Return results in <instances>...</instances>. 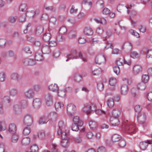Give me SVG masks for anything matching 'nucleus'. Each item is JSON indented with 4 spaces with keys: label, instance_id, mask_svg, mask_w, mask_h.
<instances>
[{
    "label": "nucleus",
    "instance_id": "obj_1",
    "mask_svg": "<svg viewBox=\"0 0 152 152\" xmlns=\"http://www.w3.org/2000/svg\"><path fill=\"white\" fill-rule=\"evenodd\" d=\"M58 128L57 131V134L59 137L61 138H65L67 137V133L68 131L66 129V125L63 121H61L58 123Z\"/></svg>",
    "mask_w": 152,
    "mask_h": 152
},
{
    "label": "nucleus",
    "instance_id": "obj_2",
    "mask_svg": "<svg viewBox=\"0 0 152 152\" xmlns=\"http://www.w3.org/2000/svg\"><path fill=\"white\" fill-rule=\"evenodd\" d=\"M122 127L124 128L126 132L130 135L135 133L137 129L135 125L132 123H123Z\"/></svg>",
    "mask_w": 152,
    "mask_h": 152
},
{
    "label": "nucleus",
    "instance_id": "obj_3",
    "mask_svg": "<svg viewBox=\"0 0 152 152\" xmlns=\"http://www.w3.org/2000/svg\"><path fill=\"white\" fill-rule=\"evenodd\" d=\"M96 109L95 104L90 102L84 104L82 110L86 114H88L90 113L91 111H94Z\"/></svg>",
    "mask_w": 152,
    "mask_h": 152
},
{
    "label": "nucleus",
    "instance_id": "obj_4",
    "mask_svg": "<svg viewBox=\"0 0 152 152\" xmlns=\"http://www.w3.org/2000/svg\"><path fill=\"white\" fill-rule=\"evenodd\" d=\"M33 117L32 115L27 114L23 117V123L28 126H30L32 124Z\"/></svg>",
    "mask_w": 152,
    "mask_h": 152
},
{
    "label": "nucleus",
    "instance_id": "obj_5",
    "mask_svg": "<svg viewBox=\"0 0 152 152\" xmlns=\"http://www.w3.org/2000/svg\"><path fill=\"white\" fill-rule=\"evenodd\" d=\"M146 118V114L144 113L139 114L137 116V120L138 122L140 124H142L143 126H145L146 125L145 122Z\"/></svg>",
    "mask_w": 152,
    "mask_h": 152
},
{
    "label": "nucleus",
    "instance_id": "obj_6",
    "mask_svg": "<svg viewBox=\"0 0 152 152\" xmlns=\"http://www.w3.org/2000/svg\"><path fill=\"white\" fill-rule=\"evenodd\" d=\"M45 99L47 105L50 106L53 104V96L50 93H47L45 95Z\"/></svg>",
    "mask_w": 152,
    "mask_h": 152
},
{
    "label": "nucleus",
    "instance_id": "obj_7",
    "mask_svg": "<svg viewBox=\"0 0 152 152\" xmlns=\"http://www.w3.org/2000/svg\"><path fill=\"white\" fill-rule=\"evenodd\" d=\"M34 92L33 89L30 88L25 91L24 93V96L26 99H31L34 96Z\"/></svg>",
    "mask_w": 152,
    "mask_h": 152
},
{
    "label": "nucleus",
    "instance_id": "obj_8",
    "mask_svg": "<svg viewBox=\"0 0 152 152\" xmlns=\"http://www.w3.org/2000/svg\"><path fill=\"white\" fill-rule=\"evenodd\" d=\"M106 61V58L103 55H99L96 58L95 62L98 64H104Z\"/></svg>",
    "mask_w": 152,
    "mask_h": 152
},
{
    "label": "nucleus",
    "instance_id": "obj_9",
    "mask_svg": "<svg viewBox=\"0 0 152 152\" xmlns=\"http://www.w3.org/2000/svg\"><path fill=\"white\" fill-rule=\"evenodd\" d=\"M42 100L39 98H36L34 99L33 102V106L35 109L40 108L42 105Z\"/></svg>",
    "mask_w": 152,
    "mask_h": 152
},
{
    "label": "nucleus",
    "instance_id": "obj_10",
    "mask_svg": "<svg viewBox=\"0 0 152 152\" xmlns=\"http://www.w3.org/2000/svg\"><path fill=\"white\" fill-rule=\"evenodd\" d=\"M41 51L44 54H49L51 52L50 47L48 45H43L41 48Z\"/></svg>",
    "mask_w": 152,
    "mask_h": 152
},
{
    "label": "nucleus",
    "instance_id": "obj_11",
    "mask_svg": "<svg viewBox=\"0 0 152 152\" xmlns=\"http://www.w3.org/2000/svg\"><path fill=\"white\" fill-rule=\"evenodd\" d=\"M76 109V107L72 104H68L67 107V110L68 113L70 115H72Z\"/></svg>",
    "mask_w": 152,
    "mask_h": 152
},
{
    "label": "nucleus",
    "instance_id": "obj_12",
    "mask_svg": "<svg viewBox=\"0 0 152 152\" xmlns=\"http://www.w3.org/2000/svg\"><path fill=\"white\" fill-rule=\"evenodd\" d=\"M121 58H118L116 61V64L117 65H123L124 64H127L128 65H130L131 64V62L130 60L126 61L124 58L123 60V61H121Z\"/></svg>",
    "mask_w": 152,
    "mask_h": 152
},
{
    "label": "nucleus",
    "instance_id": "obj_13",
    "mask_svg": "<svg viewBox=\"0 0 152 152\" xmlns=\"http://www.w3.org/2000/svg\"><path fill=\"white\" fill-rule=\"evenodd\" d=\"M83 32L87 36H91L93 34V31L90 27H86L84 29Z\"/></svg>",
    "mask_w": 152,
    "mask_h": 152
},
{
    "label": "nucleus",
    "instance_id": "obj_14",
    "mask_svg": "<svg viewBox=\"0 0 152 152\" xmlns=\"http://www.w3.org/2000/svg\"><path fill=\"white\" fill-rule=\"evenodd\" d=\"M110 121L112 125L114 126H116L119 125L120 124L118 118L111 117L110 118Z\"/></svg>",
    "mask_w": 152,
    "mask_h": 152
},
{
    "label": "nucleus",
    "instance_id": "obj_15",
    "mask_svg": "<svg viewBox=\"0 0 152 152\" xmlns=\"http://www.w3.org/2000/svg\"><path fill=\"white\" fill-rule=\"evenodd\" d=\"M21 78V76L17 73H13L11 75V79L13 80L19 81Z\"/></svg>",
    "mask_w": 152,
    "mask_h": 152
},
{
    "label": "nucleus",
    "instance_id": "obj_16",
    "mask_svg": "<svg viewBox=\"0 0 152 152\" xmlns=\"http://www.w3.org/2000/svg\"><path fill=\"white\" fill-rule=\"evenodd\" d=\"M121 114V111L119 108H115L112 111V117L118 118Z\"/></svg>",
    "mask_w": 152,
    "mask_h": 152
},
{
    "label": "nucleus",
    "instance_id": "obj_17",
    "mask_svg": "<svg viewBox=\"0 0 152 152\" xmlns=\"http://www.w3.org/2000/svg\"><path fill=\"white\" fill-rule=\"evenodd\" d=\"M48 88L49 90L56 92L58 91L59 89L58 85L55 83L50 84Z\"/></svg>",
    "mask_w": 152,
    "mask_h": 152
},
{
    "label": "nucleus",
    "instance_id": "obj_18",
    "mask_svg": "<svg viewBox=\"0 0 152 152\" xmlns=\"http://www.w3.org/2000/svg\"><path fill=\"white\" fill-rule=\"evenodd\" d=\"M141 66L139 65H136L133 68V73L135 75H137L141 71Z\"/></svg>",
    "mask_w": 152,
    "mask_h": 152
},
{
    "label": "nucleus",
    "instance_id": "obj_19",
    "mask_svg": "<svg viewBox=\"0 0 152 152\" xmlns=\"http://www.w3.org/2000/svg\"><path fill=\"white\" fill-rule=\"evenodd\" d=\"M16 130V126L15 124H11L9 125L8 131L10 133L13 134L15 132Z\"/></svg>",
    "mask_w": 152,
    "mask_h": 152
},
{
    "label": "nucleus",
    "instance_id": "obj_20",
    "mask_svg": "<svg viewBox=\"0 0 152 152\" xmlns=\"http://www.w3.org/2000/svg\"><path fill=\"white\" fill-rule=\"evenodd\" d=\"M128 88L126 85H123L121 88V92L123 95H126L128 93Z\"/></svg>",
    "mask_w": 152,
    "mask_h": 152
},
{
    "label": "nucleus",
    "instance_id": "obj_21",
    "mask_svg": "<svg viewBox=\"0 0 152 152\" xmlns=\"http://www.w3.org/2000/svg\"><path fill=\"white\" fill-rule=\"evenodd\" d=\"M62 138L63 140L61 141V146L64 148H66L68 147L69 145V141L67 139H66V138Z\"/></svg>",
    "mask_w": 152,
    "mask_h": 152
},
{
    "label": "nucleus",
    "instance_id": "obj_22",
    "mask_svg": "<svg viewBox=\"0 0 152 152\" xmlns=\"http://www.w3.org/2000/svg\"><path fill=\"white\" fill-rule=\"evenodd\" d=\"M55 107L57 111L63 110L64 107L63 104L61 102L56 103L55 104Z\"/></svg>",
    "mask_w": 152,
    "mask_h": 152
},
{
    "label": "nucleus",
    "instance_id": "obj_23",
    "mask_svg": "<svg viewBox=\"0 0 152 152\" xmlns=\"http://www.w3.org/2000/svg\"><path fill=\"white\" fill-rule=\"evenodd\" d=\"M74 124H78L79 126H82L83 125L82 121L80 119L78 116H75L73 119Z\"/></svg>",
    "mask_w": 152,
    "mask_h": 152
},
{
    "label": "nucleus",
    "instance_id": "obj_24",
    "mask_svg": "<svg viewBox=\"0 0 152 152\" xmlns=\"http://www.w3.org/2000/svg\"><path fill=\"white\" fill-rule=\"evenodd\" d=\"M148 143L145 142H140V146L141 149L142 150H144L146 149L148 146V143L150 144L151 143L150 141H148Z\"/></svg>",
    "mask_w": 152,
    "mask_h": 152
},
{
    "label": "nucleus",
    "instance_id": "obj_25",
    "mask_svg": "<svg viewBox=\"0 0 152 152\" xmlns=\"http://www.w3.org/2000/svg\"><path fill=\"white\" fill-rule=\"evenodd\" d=\"M45 9L47 11H51L53 12H55L56 10V8L52 6H48L47 3H45L44 6Z\"/></svg>",
    "mask_w": 152,
    "mask_h": 152
},
{
    "label": "nucleus",
    "instance_id": "obj_26",
    "mask_svg": "<svg viewBox=\"0 0 152 152\" xmlns=\"http://www.w3.org/2000/svg\"><path fill=\"white\" fill-rule=\"evenodd\" d=\"M19 138V135L16 133L13 134L11 137V142L13 143H17Z\"/></svg>",
    "mask_w": 152,
    "mask_h": 152
},
{
    "label": "nucleus",
    "instance_id": "obj_27",
    "mask_svg": "<svg viewBox=\"0 0 152 152\" xmlns=\"http://www.w3.org/2000/svg\"><path fill=\"white\" fill-rule=\"evenodd\" d=\"M51 37V35L50 33H45L43 35V40L44 41L48 42L49 41Z\"/></svg>",
    "mask_w": 152,
    "mask_h": 152
},
{
    "label": "nucleus",
    "instance_id": "obj_28",
    "mask_svg": "<svg viewBox=\"0 0 152 152\" xmlns=\"http://www.w3.org/2000/svg\"><path fill=\"white\" fill-rule=\"evenodd\" d=\"M89 125L90 129L92 130L95 129L97 127V124L96 123L92 120L89 121Z\"/></svg>",
    "mask_w": 152,
    "mask_h": 152
},
{
    "label": "nucleus",
    "instance_id": "obj_29",
    "mask_svg": "<svg viewBox=\"0 0 152 152\" xmlns=\"http://www.w3.org/2000/svg\"><path fill=\"white\" fill-rule=\"evenodd\" d=\"M121 137L119 135L115 134L113 135L112 137V140L113 142H115L121 140Z\"/></svg>",
    "mask_w": 152,
    "mask_h": 152
},
{
    "label": "nucleus",
    "instance_id": "obj_30",
    "mask_svg": "<svg viewBox=\"0 0 152 152\" xmlns=\"http://www.w3.org/2000/svg\"><path fill=\"white\" fill-rule=\"evenodd\" d=\"M30 142V139L28 137L24 138H23L22 140V143L23 145H28L29 144Z\"/></svg>",
    "mask_w": 152,
    "mask_h": 152
},
{
    "label": "nucleus",
    "instance_id": "obj_31",
    "mask_svg": "<svg viewBox=\"0 0 152 152\" xmlns=\"http://www.w3.org/2000/svg\"><path fill=\"white\" fill-rule=\"evenodd\" d=\"M20 104L21 108H26L28 107V102L26 100H22L20 102Z\"/></svg>",
    "mask_w": 152,
    "mask_h": 152
},
{
    "label": "nucleus",
    "instance_id": "obj_32",
    "mask_svg": "<svg viewBox=\"0 0 152 152\" xmlns=\"http://www.w3.org/2000/svg\"><path fill=\"white\" fill-rule=\"evenodd\" d=\"M149 77L148 75H143L142 76V82L144 83H147L148 81Z\"/></svg>",
    "mask_w": 152,
    "mask_h": 152
},
{
    "label": "nucleus",
    "instance_id": "obj_33",
    "mask_svg": "<svg viewBox=\"0 0 152 152\" xmlns=\"http://www.w3.org/2000/svg\"><path fill=\"white\" fill-rule=\"evenodd\" d=\"M107 103L108 106L110 108L113 107L114 105V100L113 98H109L107 100Z\"/></svg>",
    "mask_w": 152,
    "mask_h": 152
},
{
    "label": "nucleus",
    "instance_id": "obj_34",
    "mask_svg": "<svg viewBox=\"0 0 152 152\" xmlns=\"http://www.w3.org/2000/svg\"><path fill=\"white\" fill-rule=\"evenodd\" d=\"M35 60L37 61H41L43 59V57L41 53L37 52L35 55Z\"/></svg>",
    "mask_w": 152,
    "mask_h": 152
},
{
    "label": "nucleus",
    "instance_id": "obj_35",
    "mask_svg": "<svg viewBox=\"0 0 152 152\" xmlns=\"http://www.w3.org/2000/svg\"><path fill=\"white\" fill-rule=\"evenodd\" d=\"M38 137L41 140L44 139L45 136V133L44 130H41L39 131L38 134Z\"/></svg>",
    "mask_w": 152,
    "mask_h": 152
},
{
    "label": "nucleus",
    "instance_id": "obj_36",
    "mask_svg": "<svg viewBox=\"0 0 152 152\" xmlns=\"http://www.w3.org/2000/svg\"><path fill=\"white\" fill-rule=\"evenodd\" d=\"M17 19V17L14 16H10L8 18V22L11 24L15 23Z\"/></svg>",
    "mask_w": 152,
    "mask_h": 152
},
{
    "label": "nucleus",
    "instance_id": "obj_37",
    "mask_svg": "<svg viewBox=\"0 0 152 152\" xmlns=\"http://www.w3.org/2000/svg\"><path fill=\"white\" fill-rule=\"evenodd\" d=\"M145 84L142 82L139 83L137 85L138 89L142 91L145 90L146 88Z\"/></svg>",
    "mask_w": 152,
    "mask_h": 152
},
{
    "label": "nucleus",
    "instance_id": "obj_38",
    "mask_svg": "<svg viewBox=\"0 0 152 152\" xmlns=\"http://www.w3.org/2000/svg\"><path fill=\"white\" fill-rule=\"evenodd\" d=\"M109 83L110 85L114 86L117 83L116 79L114 77L110 78L109 80Z\"/></svg>",
    "mask_w": 152,
    "mask_h": 152
},
{
    "label": "nucleus",
    "instance_id": "obj_39",
    "mask_svg": "<svg viewBox=\"0 0 152 152\" xmlns=\"http://www.w3.org/2000/svg\"><path fill=\"white\" fill-rule=\"evenodd\" d=\"M18 93L17 90L15 89H11L9 92L10 96L14 97L17 95Z\"/></svg>",
    "mask_w": 152,
    "mask_h": 152
},
{
    "label": "nucleus",
    "instance_id": "obj_40",
    "mask_svg": "<svg viewBox=\"0 0 152 152\" xmlns=\"http://www.w3.org/2000/svg\"><path fill=\"white\" fill-rule=\"evenodd\" d=\"M130 56L133 58H137L139 57V53L136 51H132L130 53Z\"/></svg>",
    "mask_w": 152,
    "mask_h": 152
},
{
    "label": "nucleus",
    "instance_id": "obj_41",
    "mask_svg": "<svg viewBox=\"0 0 152 152\" xmlns=\"http://www.w3.org/2000/svg\"><path fill=\"white\" fill-rule=\"evenodd\" d=\"M58 114L54 112L50 113L49 115V117L52 120L55 121L58 117Z\"/></svg>",
    "mask_w": 152,
    "mask_h": 152
},
{
    "label": "nucleus",
    "instance_id": "obj_42",
    "mask_svg": "<svg viewBox=\"0 0 152 152\" xmlns=\"http://www.w3.org/2000/svg\"><path fill=\"white\" fill-rule=\"evenodd\" d=\"M48 120L45 117H43L41 118L40 119L39 122L40 124H46Z\"/></svg>",
    "mask_w": 152,
    "mask_h": 152
},
{
    "label": "nucleus",
    "instance_id": "obj_43",
    "mask_svg": "<svg viewBox=\"0 0 152 152\" xmlns=\"http://www.w3.org/2000/svg\"><path fill=\"white\" fill-rule=\"evenodd\" d=\"M26 15L29 18H33L35 16L34 11L31 10L28 11L26 13Z\"/></svg>",
    "mask_w": 152,
    "mask_h": 152
},
{
    "label": "nucleus",
    "instance_id": "obj_44",
    "mask_svg": "<svg viewBox=\"0 0 152 152\" xmlns=\"http://www.w3.org/2000/svg\"><path fill=\"white\" fill-rule=\"evenodd\" d=\"M82 77L81 76L78 75H76L74 77V81L77 83H79L81 81Z\"/></svg>",
    "mask_w": 152,
    "mask_h": 152
},
{
    "label": "nucleus",
    "instance_id": "obj_45",
    "mask_svg": "<svg viewBox=\"0 0 152 152\" xmlns=\"http://www.w3.org/2000/svg\"><path fill=\"white\" fill-rule=\"evenodd\" d=\"M31 132V129L30 127H26L23 130V134L25 135L29 134Z\"/></svg>",
    "mask_w": 152,
    "mask_h": 152
},
{
    "label": "nucleus",
    "instance_id": "obj_46",
    "mask_svg": "<svg viewBox=\"0 0 152 152\" xmlns=\"http://www.w3.org/2000/svg\"><path fill=\"white\" fill-rule=\"evenodd\" d=\"M6 129V125L4 122H0V132L5 130Z\"/></svg>",
    "mask_w": 152,
    "mask_h": 152
},
{
    "label": "nucleus",
    "instance_id": "obj_47",
    "mask_svg": "<svg viewBox=\"0 0 152 152\" xmlns=\"http://www.w3.org/2000/svg\"><path fill=\"white\" fill-rule=\"evenodd\" d=\"M43 29L42 26H39L37 28L36 34L38 35H39L43 32Z\"/></svg>",
    "mask_w": 152,
    "mask_h": 152
},
{
    "label": "nucleus",
    "instance_id": "obj_48",
    "mask_svg": "<svg viewBox=\"0 0 152 152\" xmlns=\"http://www.w3.org/2000/svg\"><path fill=\"white\" fill-rule=\"evenodd\" d=\"M129 32L131 34L137 38H139L140 37V34L134 30L131 29L129 31Z\"/></svg>",
    "mask_w": 152,
    "mask_h": 152
},
{
    "label": "nucleus",
    "instance_id": "obj_49",
    "mask_svg": "<svg viewBox=\"0 0 152 152\" xmlns=\"http://www.w3.org/2000/svg\"><path fill=\"white\" fill-rule=\"evenodd\" d=\"M38 150V147L35 144L32 145L31 147V150L32 152H37Z\"/></svg>",
    "mask_w": 152,
    "mask_h": 152
},
{
    "label": "nucleus",
    "instance_id": "obj_50",
    "mask_svg": "<svg viewBox=\"0 0 152 152\" xmlns=\"http://www.w3.org/2000/svg\"><path fill=\"white\" fill-rule=\"evenodd\" d=\"M79 125L77 124H73L72 126V130L74 131H77L79 130Z\"/></svg>",
    "mask_w": 152,
    "mask_h": 152
},
{
    "label": "nucleus",
    "instance_id": "obj_51",
    "mask_svg": "<svg viewBox=\"0 0 152 152\" xmlns=\"http://www.w3.org/2000/svg\"><path fill=\"white\" fill-rule=\"evenodd\" d=\"M102 73V70L100 69H97L94 70L92 73L94 75H98Z\"/></svg>",
    "mask_w": 152,
    "mask_h": 152
},
{
    "label": "nucleus",
    "instance_id": "obj_52",
    "mask_svg": "<svg viewBox=\"0 0 152 152\" xmlns=\"http://www.w3.org/2000/svg\"><path fill=\"white\" fill-rule=\"evenodd\" d=\"M57 92L58 96L62 98L65 97V93L64 91L62 90H58Z\"/></svg>",
    "mask_w": 152,
    "mask_h": 152
},
{
    "label": "nucleus",
    "instance_id": "obj_53",
    "mask_svg": "<svg viewBox=\"0 0 152 152\" xmlns=\"http://www.w3.org/2000/svg\"><path fill=\"white\" fill-rule=\"evenodd\" d=\"M78 11L77 8H75L74 5L72 6L71 8L70 11V12L71 14H74L77 13Z\"/></svg>",
    "mask_w": 152,
    "mask_h": 152
},
{
    "label": "nucleus",
    "instance_id": "obj_54",
    "mask_svg": "<svg viewBox=\"0 0 152 152\" xmlns=\"http://www.w3.org/2000/svg\"><path fill=\"white\" fill-rule=\"evenodd\" d=\"M6 75L4 72H0V82H3L5 81Z\"/></svg>",
    "mask_w": 152,
    "mask_h": 152
},
{
    "label": "nucleus",
    "instance_id": "obj_55",
    "mask_svg": "<svg viewBox=\"0 0 152 152\" xmlns=\"http://www.w3.org/2000/svg\"><path fill=\"white\" fill-rule=\"evenodd\" d=\"M142 108V107L141 105H137L135 106L134 110L136 112L139 113L141 111Z\"/></svg>",
    "mask_w": 152,
    "mask_h": 152
},
{
    "label": "nucleus",
    "instance_id": "obj_56",
    "mask_svg": "<svg viewBox=\"0 0 152 152\" xmlns=\"http://www.w3.org/2000/svg\"><path fill=\"white\" fill-rule=\"evenodd\" d=\"M67 30L66 28L64 26H62L60 28L59 32L60 34H64L66 33Z\"/></svg>",
    "mask_w": 152,
    "mask_h": 152
},
{
    "label": "nucleus",
    "instance_id": "obj_57",
    "mask_svg": "<svg viewBox=\"0 0 152 152\" xmlns=\"http://www.w3.org/2000/svg\"><path fill=\"white\" fill-rule=\"evenodd\" d=\"M147 57L148 58H152V50H149L145 52Z\"/></svg>",
    "mask_w": 152,
    "mask_h": 152
},
{
    "label": "nucleus",
    "instance_id": "obj_58",
    "mask_svg": "<svg viewBox=\"0 0 152 152\" xmlns=\"http://www.w3.org/2000/svg\"><path fill=\"white\" fill-rule=\"evenodd\" d=\"M113 71L117 75H119L120 73L119 67L117 66H115L113 67Z\"/></svg>",
    "mask_w": 152,
    "mask_h": 152
},
{
    "label": "nucleus",
    "instance_id": "obj_59",
    "mask_svg": "<svg viewBox=\"0 0 152 152\" xmlns=\"http://www.w3.org/2000/svg\"><path fill=\"white\" fill-rule=\"evenodd\" d=\"M126 143L125 140L123 139H121L120 140L119 145L121 147H124L126 145Z\"/></svg>",
    "mask_w": 152,
    "mask_h": 152
},
{
    "label": "nucleus",
    "instance_id": "obj_60",
    "mask_svg": "<svg viewBox=\"0 0 152 152\" xmlns=\"http://www.w3.org/2000/svg\"><path fill=\"white\" fill-rule=\"evenodd\" d=\"M6 55L8 57H12L14 56V52L12 50H10L7 53Z\"/></svg>",
    "mask_w": 152,
    "mask_h": 152
},
{
    "label": "nucleus",
    "instance_id": "obj_61",
    "mask_svg": "<svg viewBox=\"0 0 152 152\" xmlns=\"http://www.w3.org/2000/svg\"><path fill=\"white\" fill-rule=\"evenodd\" d=\"M26 5L25 4H21L19 7V10L20 11L24 12L26 10Z\"/></svg>",
    "mask_w": 152,
    "mask_h": 152
},
{
    "label": "nucleus",
    "instance_id": "obj_62",
    "mask_svg": "<svg viewBox=\"0 0 152 152\" xmlns=\"http://www.w3.org/2000/svg\"><path fill=\"white\" fill-rule=\"evenodd\" d=\"M57 45V42L56 41H51L49 43V46L50 47H53L56 46Z\"/></svg>",
    "mask_w": 152,
    "mask_h": 152
},
{
    "label": "nucleus",
    "instance_id": "obj_63",
    "mask_svg": "<svg viewBox=\"0 0 152 152\" xmlns=\"http://www.w3.org/2000/svg\"><path fill=\"white\" fill-rule=\"evenodd\" d=\"M41 45V42L39 41H34L33 44V46L35 47H39Z\"/></svg>",
    "mask_w": 152,
    "mask_h": 152
},
{
    "label": "nucleus",
    "instance_id": "obj_64",
    "mask_svg": "<svg viewBox=\"0 0 152 152\" xmlns=\"http://www.w3.org/2000/svg\"><path fill=\"white\" fill-rule=\"evenodd\" d=\"M60 55V53L58 50H57L54 51L53 53V56L54 57L57 58L59 57Z\"/></svg>",
    "mask_w": 152,
    "mask_h": 152
}]
</instances>
